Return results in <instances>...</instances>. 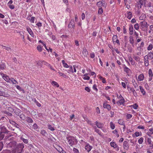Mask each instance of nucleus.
I'll return each instance as SVG.
<instances>
[{
	"label": "nucleus",
	"instance_id": "nucleus-43",
	"mask_svg": "<svg viewBox=\"0 0 153 153\" xmlns=\"http://www.w3.org/2000/svg\"><path fill=\"white\" fill-rule=\"evenodd\" d=\"M110 126L111 128L113 130L114 129L115 127L114 124L112 122H111L110 123Z\"/></svg>",
	"mask_w": 153,
	"mask_h": 153
},
{
	"label": "nucleus",
	"instance_id": "nucleus-15",
	"mask_svg": "<svg viewBox=\"0 0 153 153\" xmlns=\"http://www.w3.org/2000/svg\"><path fill=\"white\" fill-rule=\"evenodd\" d=\"M68 27V28H74L75 27V25L74 21L73 19H72L70 22Z\"/></svg>",
	"mask_w": 153,
	"mask_h": 153
},
{
	"label": "nucleus",
	"instance_id": "nucleus-57",
	"mask_svg": "<svg viewBox=\"0 0 153 153\" xmlns=\"http://www.w3.org/2000/svg\"><path fill=\"white\" fill-rule=\"evenodd\" d=\"M21 139L25 143H28L27 140L25 139L22 137L21 138Z\"/></svg>",
	"mask_w": 153,
	"mask_h": 153
},
{
	"label": "nucleus",
	"instance_id": "nucleus-25",
	"mask_svg": "<svg viewBox=\"0 0 153 153\" xmlns=\"http://www.w3.org/2000/svg\"><path fill=\"white\" fill-rule=\"evenodd\" d=\"M146 142L148 144L149 146V147H151L153 144L152 143V141L151 138H148L146 140Z\"/></svg>",
	"mask_w": 153,
	"mask_h": 153
},
{
	"label": "nucleus",
	"instance_id": "nucleus-16",
	"mask_svg": "<svg viewBox=\"0 0 153 153\" xmlns=\"http://www.w3.org/2000/svg\"><path fill=\"white\" fill-rule=\"evenodd\" d=\"M145 78V76L143 73L140 74L138 77L137 80L138 81H143Z\"/></svg>",
	"mask_w": 153,
	"mask_h": 153
},
{
	"label": "nucleus",
	"instance_id": "nucleus-4",
	"mask_svg": "<svg viewBox=\"0 0 153 153\" xmlns=\"http://www.w3.org/2000/svg\"><path fill=\"white\" fill-rule=\"evenodd\" d=\"M0 133L7 135L8 137L11 136L10 132L8 131L4 126H3L1 128Z\"/></svg>",
	"mask_w": 153,
	"mask_h": 153
},
{
	"label": "nucleus",
	"instance_id": "nucleus-11",
	"mask_svg": "<svg viewBox=\"0 0 153 153\" xmlns=\"http://www.w3.org/2000/svg\"><path fill=\"white\" fill-rule=\"evenodd\" d=\"M26 28L27 30L29 33L30 35L33 38L34 37V34L31 28L28 26H27Z\"/></svg>",
	"mask_w": 153,
	"mask_h": 153
},
{
	"label": "nucleus",
	"instance_id": "nucleus-63",
	"mask_svg": "<svg viewBox=\"0 0 153 153\" xmlns=\"http://www.w3.org/2000/svg\"><path fill=\"white\" fill-rule=\"evenodd\" d=\"M3 147V144L2 142H0V151L2 150Z\"/></svg>",
	"mask_w": 153,
	"mask_h": 153
},
{
	"label": "nucleus",
	"instance_id": "nucleus-10",
	"mask_svg": "<svg viewBox=\"0 0 153 153\" xmlns=\"http://www.w3.org/2000/svg\"><path fill=\"white\" fill-rule=\"evenodd\" d=\"M16 142L13 141L10 142L7 145L8 147H10L12 148V149H13L15 148L16 146Z\"/></svg>",
	"mask_w": 153,
	"mask_h": 153
},
{
	"label": "nucleus",
	"instance_id": "nucleus-53",
	"mask_svg": "<svg viewBox=\"0 0 153 153\" xmlns=\"http://www.w3.org/2000/svg\"><path fill=\"white\" fill-rule=\"evenodd\" d=\"M9 122L11 124L15 126H16V125H17V124L16 123V122H15L12 120H10Z\"/></svg>",
	"mask_w": 153,
	"mask_h": 153
},
{
	"label": "nucleus",
	"instance_id": "nucleus-59",
	"mask_svg": "<svg viewBox=\"0 0 153 153\" xmlns=\"http://www.w3.org/2000/svg\"><path fill=\"white\" fill-rule=\"evenodd\" d=\"M132 117V115L130 114H127L126 115L127 120L130 119Z\"/></svg>",
	"mask_w": 153,
	"mask_h": 153
},
{
	"label": "nucleus",
	"instance_id": "nucleus-64",
	"mask_svg": "<svg viewBox=\"0 0 153 153\" xmlns=\"http://www.w3.org/2000/svg\"><path fill=\"white\" fill-rule=\"evenodd\" d=\"M97 85L96 84H94L92 88L94 90H95L96 91L98 90V89L97 88Z\"/></svg>",
	"mask_w": 153,
	"mask_h": 153
},
{
	"label": "nucleus",
	"instance_id": "nucleus-55",
	"mask_svg": "<svg viewBox=\"0 0 153 153\" xmlns=\"http://www.w3.org/2000/svg\"><path fill=\"white\" fill-rule=\"evenodd\" d=\"M48 129L51 131H53L55 130L54 128L50 125H48Z\"/></svg>",
	"mask_w": 153,
	"mask_h": 153
},
{
	"label": "nucleus",
	"instance_id": "nucleus-17",
	"mask_svg": "<svg viewBox=\"0 0 153 153\" xmlns=\"http://www.w3.org/2000/svg\"><path fill=\"white\" fill-rule=\"evenodd\" d=\"M123 147L124 149L128 150L129 148L128 144L126 141H124L123 142Z\"/></svg>",
	"mask_w": 153,
	"mask_h": 153
},
{
	"label": "nucleus",
	"instance_id": "nucleus-5",
	"mask_svg": "<svg viewBox=\"0 0 153 153\" xmlns=\"http://www.w3.org/2000/svg\"><path fill=\"white\" fill-rule=\"evenodd\" d=\"M137 3V7L138 9H140L143 4H145L146 0H138Z\"/></svg>",
	"mask_w": 153,
	"mask_h": 153
},
{
	"label": "nucleus",
	"instance_id": "nucleus-30",
	"mask_svg": "<svg viewBox=\"0 0 153 153\" xmlns=\"http://www.w3.org/2000/svg\"><path fill=\"white\" fill-rule=\"evenodd\" d=\"M58 73L59 74L60 76H62L64 78H67L68 76L66 75V74L62 73L60 72H58Z\"/></svg>",
	"mask_w": 153,
	"mask_h": 153
},
{
	"label": "nucleus",
	"instance_id": "nucleus-33",
	"mask_svg": "<svg viewBox=\"0 0 153 153\" xmlns=\"http://www.w3.org/2000/svg\"><path fill=\"white\" fill-rule=\"evenodd\" d=\"M153 48V45L150 43L147 47V50L148 51L152 50Z\"/></svg>",
	"mask_w": 153,
	"mask_h": 153
},
{
	"label": "nucleus",
	"instance_id": "nucleus-8",
	"mask_svg": "<svg viewBox=\"0 0 153 153\" xmlns=\"http://www.w3.org/2000/svg\"><path fill=\"white\" fill-rule=\"evenodd\" d=\"M125 100L124 98L123 99H119V100L117 101V103L118 106L121 105H124L125 104Z\"/></svg>",
	"mask_w": 153,
	"mask_h": 153
},
{
	"label": "nucleus",
	"instance_id": "nucleus-49",
	"mask_svg": "<svg viewBox=\"0 0 153 153\" xmlns=\"http://www.w3.org/2000/svg\"><path fill=\"white\" fill-rule=\"evenodd\" d=\"M56 150L59 152L62 151L63 150L62 149L60 146H57L56 148Z\"/></svg>",
	"mask_w": 153,
	"mask_h": 153
},
{
	"label": "nucleus",
	"instance_id": "nucleus-46",
	"mask_svg": "<svg viewBox=\"0 0 153 153\" xmlns=\"http://www.w3.org/2000/svg\"><path fill=\"white\" fill-rule=\"evenodd\" d=\"M129 107H132L134 109H137V108L138 107V105L136 103H135V104H133V105H131L129 106Z\"/></svg>",
	"mask_w": 153,
	"mask_h": 153
},
{
	"label": "nucleus",
	"instance_id": "nucleus-35",
	"mask_svg": "<svg viewBox=\"0 0 153 153\" xmlns=\"http://www.w3.org/2000/svg\"><path fill=\"white\" fill-rule=\"evenodd\" d=\"M129 41L130 43L133 45L134 44V39L132 36H130L129 37Z\"/></svg>",
	"mask_w": 153,
	"mask_h": 153
},
{
	"label": "nucleus",
	"instance_id": "nucleus-62",
	"mask_svg": "<svg viewBox=\"0 0 153 153\" xmlns=\"http://www.w3.org/2000/svg\"><path fill=\"white\" fill-rule=\"evenodd\" d=\"M41 133L43 135L45 136L47 134L46 131L44 130H42L41 131Z\"/></svg>",
	"mask_w": 153,
	"mask_h": 153
},
{
	"label": "nucleus",
	"instance_id": "nucleus-42",
	"mask_svg": "<svg viewBox=\"0 0 153 153\" xmlns=\"http://www.w3.org/2000/svg\"><path fill=\"white\" fill-rule=\"evenodd\" d=\"M133 58L137 62H139L140 60V58L139 56L134 55Z\"/></svg>",
	"mask_w": 153,
	"mask_h": 153
},
{
	"label": "nucleus",
	"instance_id": "nucleus-48",
	"mask_svg": "<svg viewBox=\"0 0 153 153\" xmlns=\"http://www.w3.org/2000/svg\"><path fill=\"white\" fill-rule=\"evenodd\" d=\"M37 49L39 52L42 51L43 50L42 47L40 45H39L37 46Z\"/></svg>",
	"mask_w": 153,
	"mask_h": 153
},
{
	"label": "nucleus",
	"instance_id": "nucleus-52",
	"mask_svg": "<svg viewBox=\"0 0 153 153\" xmlns=\"http://www.w3.org/2000/svg\"><path fill=\"white\" fill-rule=\"evenodd\" d=\"M143 139L142 137H140L138 141V143L139 144H142L143 142Z\"/></svg>",
	"mask_w": 153,
	"mask_h": 153
},
{
	"label": "nucleus",
	"instance_id": "nucleus-31",
	"mask_svg": "<svg viewBox=\"0 0 153 153\" xmlns=\"http://www.w3.org/2000/svg\"><path fill=\"white\" fill-rule=\"evenodd\" d=\"M140 92L143 95H145L146 94V92L144 91V89L142 86H139Z\"/></svg>",
	"mask_w": 153,
	"mask_h": 153
},
{
	"label": "nucleus",
	"instance_id": "nucleus-32",
	"mask_svg": "<svg viewBox=\"0 0 153 153\" xmlns=\"http://www.w3.org/2000/svg\"><path fill=\"white\" fill-rule=\"evenodd\" d=\"M112 133L115 134V136L117 137H119V135L118 133L117 130V129L113 131H112Z\"/></svg>",
	"mask_w": 153,
	"mask_h": 153
},
{
	"label": "nucleus",
	"instance_id": "nucleus-22",
	"mask_svg": "<svg viewBox=\"0 0 153 153\" xmlns=\"http://www.w3.org/2000/svg\"><path fill=\"white\" fill-rule=\"evenodd\" d=\"M153 134V128H151L149 129L148 131L147 132L146 134L149 136L151 137V135Z\"/></svg>",
	"mask_w": 153,
	"mask_h": 153
},
{
	"label": "nucleus",
	"instance_id": "nucleus-26",
	"mask_svg": "<svg viewBox=\"0 0 153 153\" xmlns=\"http://www.w3.org/2000/svg\"><path fill=\"white\" fill-rule=\"evenodd\" d=\"M147 55L149 57V59H153V51L149 52L148 53Z\"/></svg>",
	"mask_w": 153,
	"mask_h": 153
},
{
	"label": "nucleus",
	"instance_id": "nucleus-29",
	"mask_svg": "<svg viewBox=\"0 0 153 153\" xmlns=\"http://www.w3.org/2000/svg\"><path fill=\"white\" fill-rule=\"evenodd\" d=\"M6 68L5 63L1 62L0 65V69L2 70H4Z\"/></svg>",
	"mask_w": 153,
	"mask_h": 153
},
{
	"label": "nucleus",
	"instance_id": "nucleus-12",
	"mask_svg": "<svg viewBox=\"0 0 153 153\" xmlns=\"http://www.w3.org/2000/svg\"><path fill=\"white\" fill-rule=\"evenodd\" d=\"M123 69L124 71L127 73V74L128 76H129L131 72V70L125 65L124 66Z\"/></svg>",
	"mask_w": 153,
	"mask_h": 153
},
{
	"label": "nucleus",
	"instance_id": "nucleus-38",
	"mask_svg": "<svg viewBox=\"0 0 153 153\" xmlns=\"http://www.w3.org/2000/svg\"><path fill=\"white\" fill-rule=\"evenodd\" d=\"M146 17V15L144 13H143L139 17V19L140 20H144L145 19Z\"/></svg>",
	"mask_w": 153,
	"mask_h": 153
},
{
	"label": "nucleus",
	"instance_id": "nucleus-54",
	"mask_svg": "<svg viewBox=\"0 0 153 153\" xmlns=\"http://www.w3.org/2000/svg\"><path fill=\"white\" fill-rule=\"evenodd\" d=\"M103 12V10L102 7H100L99 8L98 13L99 14H102Z\"/></svg>",
	"mask_w": 153,
	"mask_h": 153
},
{
	"label": "nucleus",
	"instance_id": "nucleus-3",
	"mask_svg": "<svg viewBox=\"0 0 153 153\" xmlns=\"http://www.w3.org/2000/svg\"><path fill=\"white\" fill-rule=\"evenodd\" d=\"M140 28L143 31L147 30L148 25L146 22L143 21L140 22Z\"/></svg>",
	"mask_w": 153,
	"mask_h": 153
},
{
	"label": "nucleus",
	"instance_id": "nucleus-51",
	"mask_svg": "<svg viewBox=\"0 0 153 153\" xmlns=\"http://www.w3.org/2000/svg\"><path fill=\"white\" fill-rule=\"evenodd\" d=\"M95 131L97 132V133H98V134L100 136H102V132L101 131L99 130V129H95Z\"/></svg>",
	"mask_w": 153,
	"mask_h": 153
},
{
	"label": "nucleus",
	"instance_id": "nucleus-40",
	"mask_svg": "<svg viewBox=\"0 0 153 153\" xmlns=\"http://www.w3.org/2000/svg\"><path fill=\"white\" fill-rule=\"evenodd\" d=\"M69 68V69L68 70L67 72L68 73H73L74 71L72 66H70Z\"/></svg>",
	"mask_w": 153,
	"mask_h": 153
},
{
	"label": "nucleus",
	"instance_id": "nucleus-21",
	"mask_svg": "<svg viewBox=\"0 0 153 153\" xmlns=\"http://www.w3.org/2000/svg\"><path fill=\"white\" fill-rule=\"evenodd\" d=\"M95 123V125L98 128L101 129L102 128L103 124L102 123H101L100 122H99L97 121H96Z\"/></svg>",
	"mask_w": 153,
	"mask_h": 153
},
{
	"label": "nucleus",
	"instance_id": "nucleus-7",
	"mask_svg": "<svg viewBox=\"0 0 153 153\" xmlns=\"http://www.w3.org/2000/svg\"><path fill=\"white\" fill-rule=\"evenodd\" d=\"M127 89L129 93L132 92L134 95L135 97H136L137 96V94L134 90V89L133 88H131L129 86L127 87Z\"/></svg>",
	"mask_w": 153,
	"mask_h": 153
},
{
	"label": "nucleus",
	"instance_id": "nucleus-2",
	"mask_svg": "<svg viewBox=\"0 0 153 153\" xmlns=\"http://www.w3.org/2000/svg\"><path fill=\"white\" fill-rule=\"evenodd\" d=\"M24 148V144L23 143L18 144L15 149V151L17 153H21Z\"/></svg>",
	"mask_w": 153,
	"mask_h": 153
},
{
	"label": "nucleus",
	"instance_id": "nucleus-44",
	"mask_svg": "<svg viewBox=\"0 0 153 153\" xmlns=\"http://www.w3.org/2000/svg\"><path fill=\"white\" fill-rule=\"evenodd\" d=\"M74 68V72L76 73V72L77 69H79V67L78 65H74L73 66Z\"/></svg>",
	"mask_w": 153,
	"mask_h": 153
},
{
	"label": "nucleus",
	"instance_id": "nucleus-23",
	"mask_svg": "<svg viewBox=\"0 0 153 153\" xmlns=\"http://www.w3.org/2000/svg\"><path fill=\"white\" fill-rule=\"evenodd\" d=\"M99 79L102 81V82L103 83H105L106 82L105 79V78L99 75L98 76Z\"/></svg>",
	"mask_w": 153,
	"mask_h": 153
},
{
	"label": "nucleus",
	"instance_id": "nucleus-6",
	"mask_svg": "<svg viewBox=\"0 0 153 153\" xmlns=\"http://www.w3.org/2000/svg\"><path fill=\"white\" fill-rule=\"evenodd\" d=\"M97 6L100 7H102L103 6V7H105L106 6V4L105 3V1L102 0L101 1H99L97 2Z\"/></svg>",
	"mask_w": 153,
	"mask_h": 153
},
{
	"label": "nucleus",
	"instance_id": "nucleus-56",
	"mask_svg": "<svg viewBox=\"0 0 153 153\" xmlns=\"http://www.w3.org/2000/svg\"><path fill=\"white\" fill-rule=\"evenodd\" d=\"M35 17H31L30 19H29V20L30 22L32 23H34L35 21Z\"/></svg>",
	"mask_w": 153,
	"mask_h": 153
},
{
	"label": "nucleus",
	"instance_id": "nucleus-20",
	"mask_svg": "<svg viewBox=\"0 0 153 153\" xmlns=\"http://www.w3.org/2000/svg\"><path fill=\"white\" fill-rule=\"evenodd\" d=\"M110 145L111 147H113L114 148H117V150L119 149V147L116 144V143L114 142H111L110 143Z\"/></svg>",
	"mask_w": 153,
	"mask_h": 153
},
{
	"label": "nucleus",
	"instance_id": "nucleus-39",
	"mask_svg": "<svg viewBox=\"0 0 153 153\" xmlns=\"http://www.w3.org/2000/svg\"><path fill=\"white\" fill-rule=\"evenodd\" d=\"M132 82L134 87L136 88H137L138 85L137 83L136 82L135 79H133L132 80Z\"/></svg>",
	"mask_w": 153,
	"mask_h": 153
},
{
	"label": "nucleus",
	"instance_id": "nucleus-37",
	"mask_svg": "<svg viewBox=\"0 0 153 153\" xmlns=\"http://www.w3.org/2000/svg\"><path fill=\"white\" fill-rule=\"evenodd\" d=\"M26 120L28 123H32L33 122V120L30 117H27L26 118Z\"/></svg>",
	"mask_w": 153,
	"mask_h": 153
},
{
	"label": "nucleus",
	"instance_id": "nucleus-34",
	"mask_svg": "<svg viewBox=\"0 0 153 153\" xmlns=\"http://www.w3.org/2000/svg\"><path fill=\"white\" fill-rule=\"evenodd\" d=\"M52 85L53 86H56V87H59V84L56 81H53L51 83Z\"/></svg>",
	"mask_w": 153,
	"mask_h": 153
},
{
	"label": "nucleus",
	"instance_id": "nucleus-9",
	"mask_svg": "<svg viewBox=\"0 0 153 153\" xmlns=\"http://www.w3.org/2000/svg\"><path fill=\"white\" fill-rule=\"evenodd\" d=\"M148 74L149 77L148 81L149 82L152 80L153 76V74L151 69H149Z\"/></svg>",
	"mask_w": 153,
	"mask_h": 153
},
{
	"label": "nucleus",
	"instance_id": "nucleus-61",
	"mask_svg": "<svg viewBox=\"0 0 153 153\" xmlns=\"http://www.w3.org/2000/svg\"><path fill=\"white\" fill-rule=\"evenodd\" d=\"M84 77H82L83 79L85 80H89L90 79V77L88 76H83Z\"/></svg>",
	"mask_w": 153,
	"mask_h": 153
},
{
	"label": "nucleus",
	"instance_id": "nucleus-14",
	"mask_svg": "<svg viewBox=\"0 0 153 153\" xmlns=\"http://www.w3.org/2000/svg\"><path fill=\"white\" fill-rule=\"evenodd\" d=\"M126 16L127 18H128V19L129 20L131 19V18L132 17V13L130 11H127L126 12Z\"/></svg>",
	"mask_w": 153,
	"mask_h": 153
},
{
	"label": "nucleus",
	"instance_id": "nucleus-1",
	"mask_svg": "<svg viewBox=\"0 0 153 153\" xmlns=\"http://www.w3.org/2000/svg\"><path fill=\"white\" fill-rule=\"evenodd\" d=\"M68 142L71 146L76 144L77 142L76 139L74 137L69 136L67 137Z\"/></svg>",
	"mask_w": 153,
	"mask_h": 153
},
{
	"label": "nucleus",
	"instance_id": "nucleus-19",
	"mask_svg": "<svg viewBox=\"0 0 153 153\" xmlns=\"http://www.w3.org/2000/svg\"><path fill=\"white\" fill-rule=\"evenodd\" d=\"M103 107L104 108L107 109L108 111H110L111 109V107L110 105L106 103L103 104Z\"/></svg>",
	"mask_w": 153,
	"mask_h": 153
},
{
	"label": "nucleus",
	"instance_id": "nucleus-45",
	"mask_svg": "<svg viewBox=\"0 0 153 153\" xmlns=\"http://www.w3.org/2000/svg\"><path fill=\"white\" fill-rule=\"evenodd\" d=\"M10 81H11L13 84H16L18 83L17 81L13 78H10Z\"/></svg>",
	"mask_w": 153,
	"mask_h": 153
},
{
	"label": "nucleus",
	"instance_id": "nucleus-36",
	"mask_svg": "<svg viewBox=\"0 0 153 153\" xmlns=\"http://www.w3.org/2000/svg\"><path fill=\"white\" fill-rule=\"evenodd\" d=\"M82 54L85 56H87L88 54V52L86 49H83Z\"/></svg>",
	"mask_w": 153,
	"mask_h": 153
},
{
	"label": "nucleus",
	"instance_id": "nucleus-58",
	"mask_svg": "<svg viewBox=\"0 0 153 153\" xmlns=\"http://www.w3.org/2000/svg\"><path fill=\"white\" fill-rule=\"evenodd\" d=\"M20 117L21 119L24 120L25 119V115L23 114H22L20 116Z\"/></svg>",
	"mask_w": 153,
	"mask_h": 153
},
{
	"label": "nucleus",
	"instance_id": "nucleus-27",
	"mask_svg": "<svg viewBox=\"0 0 153 153\" xmlns=\"http://www.w3.org/2000/svg\"><path fill=\"white\" fill-rule=\"evenodd\" d=\"M133 27L132 25H131L129 26V33L130 35H132L133 33Z\"/></svg>",
	"mask_w": 153,
	"mask_h": 153
},
{
	"label": "nucleus",
	"instance_id": "nucleus-41",
	"mask_svg": "<svg viewBox=\"0 0 153 153\" xmlns=\"http://www.w3.org/2000/svg\"><path fill=\"white\" fill-rule=\"evenodd\" d=\"M62 63L63 66L65 68H68L69 67V66L65 62L64 60H62Z\"/></svg>",
	"mask_w": 153,
	"mask_h": 153
},
{
	"label": "nucleus",
	"instance_id": "nucleus-28",
	"mask_svg": "<svg viewBox=\"0 0 153 153\" xmlns=\"http://www.w3.org/2000/svg\"><path fill=\"white\" fill-rule=\"evenodd\" d=\"M3 79H4L6 82H10V78L9 76L6 74L4 77Z\"/></svg>",
	"mask_w": 153,
	"mask_h": 153
},
{
	"label": "nucleus",
	"instance_id": "nucleus-60",
	"mask_svg": "<svg viewBox=\"0 0 153 153\" xmlns=\"http://www.w3.org/2000/svg\"><path fill=\"white\" fill-rule=\"evenodd\" d=\"M113 42H114V41H115L116 39H117V36L116 35H114L113 36Z\"/></svg>",
	"mask_w": 153,
	"mask_h": 153
},
{
	"label": "nucleus",
	"instance_id": "nucleus-47",
	"mask_svg": "<svg viewBox=\"0 0 153 153\" xmlns=\"http://www.w3.org/2000/svg\"><path fill=\"white\" fill-rule=\"evenodd\" d=\"M118 123L119 124L121 125H124V124H125L124 121L122 119L119 120H118Z\"/></svg>",
	"mask_w": 153,
	"mask_h": 153
},
{
	"label": "nucleus",
	"instance_id": "nucleus-50",
	"mask_svg": "<svg viewBox=\"0 0 153 153\" xmlns=\"http://www.w3.org/2000/svg\"><path fill=\"white\" fill-rule=\"evenodd\" d=\"M134 27L137 30H138L139 29V25L138 23H137L134 25Z\"/></svg>",
	"mask_w": 153,
	"mask_h": 153
},
{
	"label": "nucleus",
	"instance_id": "nucleus-24",
	"mask_svg": "<svg viewBox=\"0 0 153 153\" xmlns=\"http://www.w3.org/2000/svg\"><path fill=\"white\" fill-rule=\"evenodd\" d=\"M5 136V139H7L9 137L7 135H6L4 134H2V133H0V140H2L4 138V137Z\"/></svg>",
	"mask_w": 153,
	"mask_h": 153
},
{
	"label": "nucleus",
	"instance_id": "nucleus-13",
	"mask_svg": "<svg viewBox=\"0 0 153 153\" xmlns=\"http://www.w3.org/2000/svg\"><path fill=\"white\" fill-rule=\"evenodd\" d=\"M149 59V57L147 55L145 56L144 57V63L146 66H147L149 65L148 59Z\"/></svg>",
	"mask_w": 153,
	"mask_h": 153
},
{
	"label": "nucleus",
	"instance_id": "nucleus-18",
	"mask_svg": "<svg viewBox=\"0 0 153 153\" xmlns=\"http://www.w3.org/2000/svg\"><path fill=\"white\" fill-rule=\"evenodd\" d=\"M92 147L88 143L85 146V149L88 152H89L91 149Z\"/></svg>",
	"mask_w": 153,
	"mask_h": 153
}]
</instances>
